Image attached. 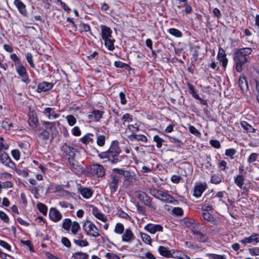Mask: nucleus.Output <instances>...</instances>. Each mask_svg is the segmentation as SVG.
<instances>
[{
  "label": "nucleus",
  "instance_id": "obj_46",
  "mask_svg": "<svg viewBox=\"0 0 259 259\" xmlns=\"http://www.w3.org/2000/svg\"><path fill=\"white\" fill-rule=\"evenodd\" d=\"M153 140L156 143V147L160 148L162 146V143L164 141L163 139L161 138L159 136L155 135L153 138Z\"/></svg>",
  "mask_w": 259,
  "mask_h": 259
},
{
  "label": "nucleus",
  "instance_id": "obj_40",
  "mask_svg": "<svg viewBox=\"0 0 259 259\" xmlns=\"http://www.w3.org/2000/svg\"><path fill=\"white\" fill-rule=\"evenodd\" d=\"M167 31L172 35L177 37H181L182 36V33L178 29L176 28H170Z\"/></svg>",
  "mask_w": 259,
  "mask_h": 259
},
{
  "label": "nucleus",
  "instance_id": "obj_32",
  "mask_svg": "<svg viewBox=\"0 0 259 259\" xmlns=\"http://www.w3.org/2000/svg\"><path fill=\"white\" fill-rule=\"evenodd\" d=\"M240 124L244 131L246 133H252L255 132V129L245 121H241Z\"/></svg>",
  "mask_w": 259,
  "mask_h": 259
},
{
  "label": "nucleus",
  "instance_id": "obj_59",
  "mask_svg": "<svg viewBox=\"0 0 259 259\" xmlns=\"http://www.w3.org/2000/svg\"><path fill=\"white\" fill-rule=\"evenodd\" d=\"M11 59L15 62V66L18 64H21L19 57L15 54H12L10 56Z\"/></svg>",
  "mask_w": 259,
  "mask_h": 259
},
{
  "label": "nucleus",
  "instance_id": "obj_47",
  "mask_svg": "<svg viewBox=\"0 0 259 259\" xmlns=\"http://www.w3.org/2000/svg\"><path fill=\"white\" fill-rule=\"evenodd\" d=\"M26 59L29 64L31 67L34 68L35 67V65L33 63V57L32 55L30 53H27L25 55Z\"/></svg>",
  "mask_w": 259,
  "mask_h": 259
},
{
  "label": "nucleus",
  "instance_id": "obj_26",
  "mask_svg": "<svg viewBox=\"0 0 259 259\" xmlns=\"http://www.w3.org/2000/svg\"><path fill=\"white\" fill-rule=\"evenodd\" d=\"M112 31L109 27L105 25L101 26V34L102 39L103 40L109 38H112Z\"/></svg>",
  "mask_w": 259,
  "mask_h": 259
},
{
  "label": "nucleus",
  "instance_id": "obj_1",
  "mask_svg": "<svg viewBox=\"0 0 259 259\" xmlns=\"http://www.w3.org/2000/svg\"><path fill=\"white\" fill-rule=\"evenodd\" d=\"M252 50L250 48H243L237 50L233 54V60L237 72L240 73L243 66L246 63L249 62Z\"/></svg>",
  "mask_w": 259,
  "mask_h": 259
},
{
  "label": "nucleus",
  "instance_id": "obj_63",
  "mask_svg": "<svg viewBox=\"0 0 259 259\" xmlns=\"http://www.w3.org/2000/svg\"><path fill=\"white\" fill-rule=\"evenodd\" d=\"M210 145L217 149H219L221 147V144L220 142L217 140H211L209 142Z\"/></svg>",
  "mask_w": 259,
  "mask_h": 259
},
{
  "label": "nucleus",
  "instance_id": "obj_17",
  "mask_svg": "<svg viewBox=\"0 0 259 259\" xmlns=\"http://www.w3.org/2000/svg\"><path fill=\"white\" fill-rule=\"evenodd\" d=\"M103 113V111L94 109L88 115V118L91 121H98L101 118Z\"/></svg>",
  "mask_w": 259,
  "mask_h": 259
},
{
  "label": "nucleus",
  "instance_id": "obj_38",
  "mask_svg": "<svg viewBox=\"0 0 259 259\" xmlns=\"http://www.w3.org/2000/svg\"><path fill=\"white\" fill-rule=\"evenodd\" d=\"M140 236L142 241L146 244L150 245L151 244V239L150 236L144 233L141 232Z\"/></svg>",
  "mask_w": 259,
  "mask_h": 259
},
{
  "label": "nucleus",
  "instance_id": "obj_53",
  "mask_svg": "<svg viewBox=\"0 0 259 259\" xmlns=\"http://www.w3.org/2000/svg\"><path fill=\"white\" fill-rule=\"evenodd\" d=\"M74 243L80 247H83V246H87L89 245L88 242L86 240H79L77 239H74L73 240Z\"/></svg>",
  "mask_w": 259,
  "mask_h": 259
},
{
  "label": "nucleus",
  "instance_id": "obj_12",
  "mask_svg": "<svg viewBox=\"0 0 259 259\" xmlns=\"http://www.w3.org/2000/svg\"><path fill=\"white\" fill-rule=\"evenodd\" d=\"M191 232L194 236L195 239L199 242H206L208 240V237L206 234H204L200 231L195 229V227H193L191 229Z\"/></svg>",
  "mask_w": 259,
  "mask_h": 259
},
{
  "label": "nucleus",
  "instance_id": "obj_43",
  "mask_svg": "<svg viewBox=\"0 0 259 259\" xmlns=\"http://www.w3.org/2000/svg\"><path fill=\"white\" fill-rule=\"evenodd\" d=\"M171 253L170 255V257H173L176 259H179L181 258V256L183 255L184 253L183 252L178 250H175V249H171Z\"/></svg>",
  "mask_w": 259,
  "mask_h": 259
},
{
  "label": "nucleus",
  "instance_id": "obj_16",
  "mask_svg": "<svg viewBox=\"0 0 259 259\" xmlns=\"http://www.w3.org/2000/svg\"><path fill=\"white\" fill-rule=\"evenodd\" d=\"M77 190L81 196L86 199L91 197L93 194V191L91 189L82 187L80 184L77 185Z\"/></svg>",
  "mask_w": 259,
  "mask_h": 259
},
{
  "label": "nucleus",
  "instance_id": "obj_55",
  "mask_svg": "<svg viewBox=\"0 0 259 259\" xmlns=\"http://www.w3.org/2000/svg\"><path fill=\"white\" fill-rule=\"evenodd\" d=\"M207 255L209 257V259H226L224 255L209 253Z\"/></svg>",
  "mask_w": 259,
  "mask_h": 259
},
{
  "label": "nucleus",
  "instance_id": "obj_27",
  "mask_svg": "<svg viewBox=\"0 0 259 259\" xmlns=\"http://www.w3.org/2000/svg\"><path fill=\"white\" fill-rule=\"evenodd\" d=\"M92 213L97 219L102 221L103 222H107V218L96 207L93 206Z\"/></svg>",
  "mask_w": 259,
  "mask_h": 259
},
{
  "label": "nucleus",
  "instance_id": "obj_37",
  "mask_svg": "<svg viewBox=\"0 0 259 259\" xmlns=\"http://www.w3.org/2000/svg\"><path fill=\"white\" fill-rule=\"evenodd\" d=\"M73 259H88L89 255L82 252H76L72 254Z\"/></svg>",
  "mask_w": 259,
  "mask_h": 259
},
{
  "label": "nucleus",
  "instance_id": "obj_22",
  "mask_svg": "<svg viewBox=\"0 0 259 259\" xmlns=\"http://www.w3.org/2000/svg\"><path fill=\"white\" fill-rule=\"evenodd\" d=\"M14 4L17 8L19 13L24 16H27V12L26 9V5L20 0H15Z\"/></svg>",
  "mask_w": 259,
  "mask_h": 259
},
{
  "label": "nucleus",
  "instance_id": "obj_2",
  "mask_svg": "<svg viewBox=\"0 0 259 259\" xmlns=\"http://www.w3.org/2000/svg\"><path fill=\"white\" fill-rule=\"evenodd\" d=\"M121 152L118 142L114 140L112 142L109 149L105 152L99 153L98 156L101 159L107 158L112 164H116L120 161L118 158V155Z\"/></svg>",
  "mask_w": 259,
  "mask_h": 259
},
{
  "label": "nucleus",
  "instance_id": "obj_14",
  "mask_svg": "<svg viewBox=\"0 0 259 259\" xmlns=\"http://www.w3.org/2000/svg\"><path fill=\"white\" fill-rule=\"evenodd\" d=\"M136 238L134 234L131 229H126L124 230L122 235V241L123 242L131 243Z\"/></svg>",
  "mask_w": 259,
  "mask_h": 259
},
{
  "label": "nucleus",
  "instance_id": "obj_56",
  "mask_svg": "<svg viewBox=\"0 0 259 259\" xmlns=\"http://www.w3.org/2000/svg\"><path fill=\"white\" fill-rule=\"evenodd\" d=\"M122 120H123V123L125 122H131L133 120V116L131 114L128 113H126L124 114L122 117Z\"/></svg>",
  "mask_w": 259,
  "mask_h": 259
},
{
  "label": "nucleus",
  "instance_id": "obj_30",
  "mask_svg": "<svg viewBox=\"0 0 259 259\" xmlns=\"http://www.w3.org/2000/svg\"><path fill=\"white\" fill-rule=\"evenodd\" d=\"M128 138L131 141L137 140L143 142H147L148 141L147 138L142 135H137L136 133H133L128 137Z\"/></svg>",
  "mask_w": 259,
  "mask_h": 259
},
{
  "label": "nucleus",
  "instance_id": "obj_15",
  "mask_svg": "<svg viewBox=\"0 0 259 259\" xmlns=\"http://www.w3.org/2000/svg\"><path fill=\"white\" fill-rule=\"evenodd\" d=\"M144 229L151 234H155L157 232H162L163 227L158 224H148L144 227Z\"/></svg>",
  "mask_w": 259,
  "mask_h": 259
},
{
  "label": "nucleus",
  "instance_id": "obj_34",
  "mask_svg": "<svg viewBox=\"0 0 259 259\" xmlns=\"http://www.w3.org/2000/svg\"><path fill=\"white\" fill-rule=\"evenodd\" d=\"M94 135L92 134L88 133L79 139V141L83 144H87L89 142H94Z\"/></svg>",
  "mask_w": 259,
  "mask_h": 259
},
{
  "label": "nucleus",
  "instance_id": "obj_45",
  "mask_svg": "<svg viewBox=\"0 0 259 259\" xmlns=\"http://www.w3.org/2000/svg\"><path fill=\"white\" fill-rule=\"evenodd\" d=\"M105 136L104 135H98L97 138V144L100 147H103L105 144Z\"/></svg>",
  "mask_w": 259,
  "mask_h": 259
},
{
  "label": "nucleus",
  "instance_id": "obj_33",
  "mask_svg": "<svg viewBox=\"0 0 259 259\" xmlns=\"http://www.w3.org/2000/svg\"><path fill=\"white\" fill-rule=\"evenodd\" d=\"M238 84L242 90H243L244 89H248L247 81L244 75L242 74L240 76L238 80Z\"/></svg>",
  "mask_w": 259,
  "mask_h": 259
},
{
  "label": "nucleus",
  "instance_id": "obj_51",
  "mask_svg": "<svg viewBox=\"0 0 259 259\" xmlns=\"http://www.w3.org/2000/svg\"><path fill=\"white\" fill-rule=\"evenodd\" d=\"M80 28V32L82 31L88 32L90 31V33L93 35L92 32L90 31L91 27L89 25L84 23H81L79 26Z\"/></svg>",
  "mask_w": 259,
  "mask_h": 259
},
{
  "label": "nucleus",
  "instance_id": "obj_42",
  "mask_svg": "<svg viewBox=\"0 0 259 259\" xmlns=\"http://www.w3.org/2000/svg\"><path fill=\"white\" fill-rule=\"evenodd\" d=\"M37 208L38 209L39 211L42 213L44 215H46L47 214L48 211V208L47 206L42 203H38L37 204Z\"/></svg>",
  "mask_w": 259,
  "mask_h": 259
},
{
  "label": "nucleus",
  "instance_id": "obj_6",
  "mask_svg": "<svg viewBox=\"0 0 259 259\" xmlns=\"http://www.w3.org/2000/svg\"><path fill=\"white\" fill-rule=\"evenodd\" d=\"M42 124L45 126L47 130H49L50 132L51 137L52 139H53L55 137H56L59 134L58 131L57 130V126L60 125V122L58 121H56L54 122H50L43 121H42Z\"/></svg>",
  "mask_w": 259,
  "mask_h": 259
},
{
  "label": "nucleus",
  "instance_id": "obj_7",
  "mask_svg": "<svg viewBox=\"0 0 259 259\" xmlns=\"http://www.w3.org/2000/svg\"><path fill=\"white\" fill-rule=\"evenodd\" d=\"M136 196L145 205L154 210L156 209L152 203L151 198L145 192L142 191H137L136 192Z\"/></svg>",
  "mask_w": 259,
  "mask_h": 259
},
{
  "label": "nucleus",
  "instance_id": "obj_60",
  "mask_svg": "<svg viewBox=\"0 0 259 259\" xmlns=\"http://www.w3.org/2000/svg\"><path fill=\"white\" fill-rule=\"evenodd\" d=\"M258 154L257 153H251L248 158V160H247L248 162L250 163L254 162L256 160V158L258 157Z\"/></svg>",
  "mask_w": 259,
  "mask_h": 259
},
{
  "label": "nucleus",
  "instance_id": "obj_50",
  "mask_svg": "<svg viewBox=\"0 0 259 259\" xmlns=\"http://www.w3.org/2000/svg\"><path fill=\"white\" fill-rule=\"evenodd\" d=\"M67 121L70 126L74 125L76 122V119L72 115H68L66 117Z\"/></svg>",
  "mask_w": 259,
  "mask_h": 259
},
{
  "label": "nucleus",
  "instance_id": "obj_35",
  "mask_svg": "<svg viewBox=\"0 0 259 259\" xmlns=\"http://www.w3.org/2000/svg\"><path fill=\"white\" fill-rule=\"evenodd\" d=\"M244 182V177L242 175H239L234 177V182L240 188H242Z\"/></svg>",
  "mask_w": 259,
  "mask_h": 259
},
{
  "label": "nucleus",
  "instance_id": "obj_8",
  "mask_svg": "<svg viewBox=\"0 0 259 259\" xmlns=\"http://www.w3.org/2000/svg\"><path fill=\"white\" fill-rule=\"evenodd\" d=\"M110 178L111 181L109 183V186L111 194H112L117 191L121 178L119 176L112 173L110 175Z\"/></svg>",
  "mask_w": 259,
  "mask_h": 259
},
{
  "label": "nucleus",
  "instance_id": "obj_58",
  "mask_svg": "<svg viewBox=\"0 0 259 259\" xmlns=\"http://www.w3.org/2000/svg\"><path fill=\"white\" fill-rule=\"evenodd\" d=\"M0 219L6 223L9 222V218L7 214L1 210H0Z\"/></svg>",
  "mask_w": 259,
  "mask_h": 259
},
{
  "label": "nucleus",
  "instance_id": "obj_28",
  "mask_svg": "<svg viewBox=\"0 0 259 259\" xmlns=\"http://www.w3.org/2000/svg\"><path fill=\"white\" fill-rule=\"evenodd\" d=\"M37 135L38 137L43 141L49 140L51 136L50 132L46 128L43 129L42 131L40 130L37 131Z\"/></svg>",
  "mask_w": 259,
  "mask_h": 259
},
{
  "label": "nucleus",
  "instance_id": "obj_41",
  "mask_svg": "<svg viewBox=\"0 0 259 259\" xmlns=\"http://www.w3.org/2000/svg\"><path fill=\"white\" fill-rule=\"evenodd\" d=\"M72 223L70 219H65L63 221L62 228L66 231H69Z\"/></svg>",
  "mask_w": 259,
  "mask_h": 259
},
{
  "label": "nucleus",
  "instance_id": "obj_54",
  "mask_svg": "<svg viewBox=\"0 0 259 259\" xmlns=\"http://www.w3.org/2000/svg\"><path fill=\"white\" fill-rule=\"evenodd\" d=\"M13 169L16 171L17 174L21 175L24 177H26L29 175L28 171L26 170L17 169L16 168V167Z\"/></svg>",
  "mask_w": 259,
  "mask_h": 259
},
{
  "label": "nucleus",
  "instance_id": "obj_10",
  "mask_svg": "<svg viewBox=\"0 0 259 259\" xmlns=\"http://www.w3.org/2000/svg\"><path fill=\"white\" fill-rule=\"evenodd\" d=\"M0 161L6 166L14 169L15 165L8 154L3 151L0 152Z\"/></svg>",
  "mask_w": 259,
  "mask_h": 259
},
{
  "label": "nucleus",
  "instance_id": "obj_5",
  "mask_svg": "<svg viewBox=\"0 0 259 259\" xmlns=\"http://www.w3.org/2000/svg\"><path fill=\"white\" fill-rule=\"evenodd\" d=\"M82 229L89 236L97 237L100 235L98 228L90 221L87 220L84 222Z\"/></svg>",
  "mask_w": 259,
  "mask_h": 259
},
{
  "label": "nucleus",
  "instance_id": "obj_62",
  "mask_svg": "<svg viewBox=\"0 0 259 259\" xmlns=\"http://www.w3.org/2000/svg\"><path fill=\"white\" fill-rule=\"evenodd\" d=\"M172 212L174 214L178 216H182L183 214V210L180 207H175L172 209Z\"/></svg>",
  "mask_w": 259,
  "mask_h": 259
},
{
  "label": "nucleus",
  "instance_id": "obj_18",
  "mask_svg": "<svg viewBox=\"0 0 259 259\" xmlns=\"http://www.w3.org/2000/svg\"><path fill=\"white\" fill-rule=\"evenodd\" d=\"M61 149L66 155L69 156V157H74L75 153L77 152L76 149L67 145L66 143L63 145Z\"/></svg>",
  "mask_w": 259,
  "mask_h": 259
},
{
  "label": "nucleus",
  "instance_id": "obj_11",
  "mask_svg": "<svg viewBox=\"0 0 259 259\" xmlns=\"http://www.w3.org/2000/svg\"><path fill=\"white\" fill-rule=\"evenodd\" d=\"M15 69L16 72L21 78L22 81L27 83L29 80L25 67L21 64L17 65L15 66Z\"/></svg>",
  "mask_w": 259,
  "mask_h": 259
},
{
  "label": "nucleus",
  "instance_id": "obj_4",
  "mask_svg": "<svg viewBox=\"0 0 259 259\" xmlns=\"http://www.w3.org/2000/svg\"><path fill=\"white\" fill-rule=\"evenodd\" d=\"M151 194L155 198L166 203H175L177 202V200L173 196L168 194L166 191L160 189L154 190Z\"/></svg>",
  "mask_w": 259,
  "mask_h": 259
},
{
  "label": "nucleus",
  "instance_id": "obj_19",
  "mask_svg": "<svg viewBox=\"0 0 259 259\" xmlns=\"http://www.w3.org/2000/svg\"><path fill=\"white\" fill-rule=\"evenodd\" d=\"M207 188L206 184L199 183L195 185L194 188L193 195L196 197H199Z\"/></svg>",
  "mask_w": 259,
  "mask_h": 259
},
{
  "label": "nucleus",
  "instance_id": "obj_20",
  "mask_svg": "<svg viewBox=\"0 0 259 259\" xmlns=\"http://www.w3.org/2000/svg\"><path fill=\"white\" fill-rule=\"evenodd\" d=\"M49 215L51 220L54 222L60 221L62 218L61 213L55 208L50 209Z\"/></svg>",
  "mask_w": 259,
  "mask_h": 259
},
{
  "label": "nucleus",
  "instance_id": "obj_64",
  "mask_svg": "<svg viewBox=\"0 0 259 259\" xmlns=\"http://www.w3.org/2000/svg\"><path fill=\"white\" fill-rule=\"evenodd\" d=\"M61 242L65 246L69 248L71 247V242L67 237H62L61 239Z\"/></svg>",
  "mask_w": 259,
  "mask_h": 259
},
{
  "label": "nucleus",
  "instance_id": "obj_25",
  "mask_svg": "<svg viewBox=\"0 0 259 259\" xmlns=\"http://www.w3.org/2000/svg\"><path fill=\"white\" fill-rule=\"evenodd\" d=\"M217 58L219 61L222 63L223 67L226 68L228 61V59L226 58V55L225 54V51L223 49H219Z\"/></svg>",
  "mask_w": 259,
  "mask_h": 259
},
{
  "label": "nucleus",
  "instance_id": "obj_29",
  "mask_svg": "<svg viewBox=\"0 0 259 259\" xmlns=\"http://www.w3.org/2000/svg\"><path fill=\"white\" fill-rule=\"evenodd\" d=\"M29 117L28 122L30 126L33 128L36 127L38 119L36 114L34 112H31L29 114Z\"/></svg>",
  "mask_w": 259,
  "mask_h": 259
},
{
  "label": "nucleus",
  "instance_id": "obj_39",
  "mask_svg": "<svg viewBox=\"0 0 259 259\" xmlns=\"http://www.w3.org/2000/svg\"><path fill=\"white\" fill-rule=\"evenodd\" d=\"M71 232L73 235H76L80 230V226L77 222H73L71 224Z\"/></svg>",
  "mask_w": 259,
  "mask_h": 259
},
{
  "label": "nucleus",
  "instance_id": "obj_9",
  "mask_svg": "<svg viewBox=\"0 0 259 259\" xmlns=\"http://www.w3.org/2000/svg\"><path fill=\"white\" fill-rule=\"evenodd\" d=\"M90 172L99 178H102L105 175L103 166L99 164H94L90 167Z\"/></svg>",
  "mask_w": 259,
  "mask_h": 259
},
{
  "label": "nucleus",
  "instance_id": "obj_49",
  "mask_svg": "<svg viewBox=\"0 0 259 259\" xmlns=\"http://www.w3.org/2000/svg\"><path fill=\"white\" fill-rule=\"evenodd\" d=\"M202 216L204 220L209 222H212L214 221V218L212 214L209 212H203Z\"/></svg>",
  "mask_w": 259,
  "mask_h": 259
},
{
  "label": "nucleus",
  "instance_id": "obj_36",
  "mask_svg": "<svg viewBox=\"0 0 259 259\" xmlns=\"http://www.w3.org/2000/svg\"><path fill=\"white\" fill-rule=\"evenodd\" d=\"M105 45L110 51H113L114 49V43L115 39L112 38L104 39Z\"/></svg>",
  "mask_w": 259,
  "mask_h": 259
},
{
  "label": "nucleus",
  "instance_id": "obj_13",
  "mask_svg": "<svg viewBox=\"0 0 259 259\" xmlns=\"http://www.w3.org/2000/svg\"><path fill=\"white\" fill-rule=\"evenodd\" d=\"M239 242L243 244L252 243L253 245H256L259 243V234L253 233L249 237H245L240 240Z\"/></svg>",
  "mask_w": 259,
  "mask_h": 259
},
{
  "label": "nucleus",
  "instance_id": "obj_57",
  "mask_svg": "<svg viewBox=\"0 0 259 259\" xmlns=\"http://www.w3.org/2000/svg\"><path fill=\"white\" fill-rule=\"evenodd\" d=\"M248 251L250 255L253 256L259 255V248L253 247L248 249Z\"/></svg>",
  "mask_w": 259,
  "mask_h": 259
},
{
  "label": "nucleus",
  "instance_id": "obj_21",
  "mask_svg": "<svg viewBox=\"0 0 259 259\" xmlns=\"http://www.w3.org/2000/svg\"><path fill=\"white\" fill-rule=\"evenodd\" d=\"M44 114L49 119H54L59 117L60 115L55 112L54 108L47 107L43 111Z\"/></svg>",
  "mask_w": 259,
  "mask_h": 259
},
{
  "label": "nucleus",
  "instance_id": "obj_48",
  "mask_svg": "<svg viewBox=\"0 0 259 259\" xmlns=\"http://www.w3.org/2000/svg\"><path fill=\"white\" fill-rule=\"evenodd\" d=\"M236 150L234 148H230L226 150L225 155L229 157L231 159L234 158L233 156L236 153Z\"/></svg>",
  "mask_w": 259,
  "mask_h": 259
},
{
  "label": "nucleus",
  "instance_id": "obj_24",
  "mask_svg": "<svg viewBox=\"0 0 259 259\" xmlns=\"http://www.w3.org/2000/svg\"><path fill=\"white\" fill-rule=\"evenodd\" d=\"M53 86L52 83L44 81L38 84L36 91L38 93L47 92L52 89Z\"/></svg>",
  "mask_w": 259,
  "mask_h": 259
},
{
  "label": "nucleus",
  "instance_id": "obj_44",
  "mask_svg": "<svg viewBox=\"0 0 259 259\" xmlns=\"http://www.w3.org/2000/svg\"><path fill=\"white\" fill-rule=\"evenodd\" d=\"M124 231V229L123 225L121 223H117L114 229V232L116 234H121Z\"/></svg>",
  "mask_w": 259,
  "mask_h": 259
},
{
  "label": "nucleus",
  "instance_id": "obj_31",
  "mask_svg": "<svg viewBox=\"0 0 259 259\" xmlns=\"http://www.w3.org/2000/svg\"><path fill=\"white\" fill-rule=\"evenodd\" d=\"M158 251L161 255L167 258L170 257L171 250H168L167 248L164 246H160L158 248Z\"/></svg>",
  "mask_w": 259,
  "mask_h": 259
},
{
  "label": "nucleus",
  "instance_id": "obj_3",
  "mask_svg": "<svg viewBox=\"0 0 259 259\" xmlns=\"http://www.w3.org/2000/svg\"><path fill=\"white\" fill-rule=\"evenodd\" d=\"M113 172L117 173L124 177L123 181V184L127 186L132 185L136 181V176L135 172L125 170L122 168H114L112 170Z\"/></svg>",
  "mask_w": 259,
  "mask_h": 259
},
{
  "label": "nucleus",
  "instance_id": "obj_52",
  "mask_svg": "<svg viewBox=\"0 0 259 259\" xmlns=\"http://www.w3.org/2000/svg\"><path fill=\"white\" fill-rule=\"evenodd\" d=\"M222 181L221 178L220 177L217 175H213L211 177L210 182L212 184H218L220 183Z\"/></svg>",
  "mask_w": 259,
  "mask_h": 259
},
{
  "label": "nucleus",
  "instance_id": "obj_61",
  "mask_svg": "<svg viewBox=\"0 0 259 259\" xmlns=\"http://www.w3.org/2000/svg\"><path fill=\"white\" fill-rule=\"evenodd\" d=\"M11 153H12V156L15 160H18L20 159V153L18 150H17V149L13 150L11 151Z\"/></svg>",
  "mask_w": 259,
  "mask_h": 259
},
{
  "label": "nucleus",
  "instance_id": "obj_23",
  "mask_svg": "<svg viewBox=\"0 0 259 259\" xmlns=\"http://www.w3.org/2000/svg\"><path fill=\"white\" fill-rule=\"evenodd\" d=\"M68 162L70 168L72 170H76V171H80L82 170V167L79 163L74 157H69Z\"/></svg>",
  "mask_w": 259,
  "mask_h": 259
}]
</instances>
